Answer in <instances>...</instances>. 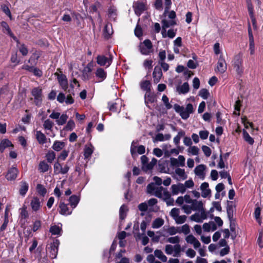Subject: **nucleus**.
I'll list each match as a JSON object with an SVG mask.
<instances>
[{"label": "nucleus", "instance_id": "nucleus-20", "mask_svg": "<svg viewBox=\"0 0 263 263\" xmlns=\"http://www.w3.org/2000/svg\"><path fill=\"white\" fill-rule=\"evenodd\" d=\"M35 137L37 142L40 144H44L47 142V138L46 136L40 130L36 132Z\"/></svg>", "mask_w": 263, "mask_h": 263}, {"label": "nucleus", "instance_id": "nucleus-10", "mask_svg": "<svg viewBox=\"0 0 263 263\" xmlns=\"http://www.w3.org/2000/svg\"><path fill=\"white\" fill-rule=\"evenodd\" d=\"M183 185V183H179L176 184H173L171 186L172 194L176 195L179 193L183 194L185 192V189Z\"/></svg>", "mask_w": 263, "mask_h": 263}, {"label": "nucleus", "instance_id": "nucleus-26", "mask_svg": "<svg viewBox=\"0 0 263 263\" xmlns=\"http://www.w3.org/2000/svg\"><path fill=\"white\" fill-rule=\"evenodd\" d=\"M29 189L28 184L26 181H21L20 182V189L19 193L22 196H24L27 192Z\"/></svg>", "mask_w": 263, "mask_h": 263}, {"label": "nucleus", "instance_id": "nucleus-30", "mask_svg": "<svg viewBox=\"0 0 263 263\" xmlns=\"http://www.w3.org/2000/svg\"><path fill=\"white\" fill-rule=\"evenodd\" d=\"M65 146V144L64 142L55 141H54L52 147L54 151L59 152L62 150Z\"/></svg>", "mask_w": 263, "mask_h": 263}, {"label": "nucleus", "instance_id": "nucleus-6", "mask_svg": "<svg viewBox=\"0 0 263 263\" xmlns=\"http://www.w3.org/2000/svg\"><path fill=\"white\" fill-rule=\"evenodd\" d=\"M208 218V213L205 210H202L195 213L190 217L191 220L201 223Z\"/></svg>", "mask_w": 263, "mask_h": 263}, {"label": "nucleus", "instance_id": "nucleus-14", "mask_svg": "<svg viewBox=\"0 0 263 263\" xmlns=\"http://www.w3.org/2000/svg\"><path fill=\"white\" fill-rule=\"evenodd\" d=\"M57 79L62 88L66 90L68 88V81L66 76L63 74H57Z\"/></svg>", "mask_w": 263, "mask_h": 263}, {"label": "nucleus", "instance_id": "nucleus-23", "mask_svg": "<svg viewBox=\"0 0 263 263\" xmlns=\"http://www.w3.org/2000/svg\"><path fill=\"white\" fill-rule=\"evenodd\" d=\"M134 8L135 13L138 15H140L145 9V6L144 3L142 2H137L135 4Z\"/></svg>", "mask_w": 263, "mask_h": 263}, {"label": "nucleus", "instance_id": "nucleus-18", "mask_svg": "<svg viewBox=\"0 0 263 263\" xmlns=\"http://www.w3.org/2000/svg\"><path fill=\"white\" fill-rule=\"evenodd\" d=\"M162 30H161V34L162 35V37H165V29L166 28L170 27V26H172L176 24V22L174 20H163L162 21Z\"/></svg>", "mask_w": 263, "mask_h": 263}, {"label": "nucleus", "instance_id": "nucleus-13", "mask_svg": "<svg viewBox=\"0 0 263 263\" xmlns=\"http://www.w3.org/2000/svg\"><path fill=\"white\" fill-rule=\"evenodd\" d=\"M59 213L63 215H69L72 212L73 209H70L68 206V204H65L63 202H60L59 204Z\"/></svg>", "mask_w": 263, "mask_h": 263}, {"label": "nucleus", "instance_id": "nucleus-38", "mask_svg": "<svg viewBox=\"0 0 263 263\" xmlns=\"http://www.w3.org/2000/svg\"><path fill=\"white\" fill-rule=\"evenodd\" d=\"M185 135V132L180 130L178 132L177 135L174 138V142L176 145H178L180 143V139L182 137H183Z\"/></svg>", "mask_w": 263, "mask_h": 263}, {"label": "nucleus", "instance_id": "nucleus-46", "mask_svg": "<svg viewBox=\"0 0 263 263\" xmlns=\"http://www.w3.org/2000/svg\"><path fill=\"white\" fill-rule=\"evenodd\" d=\"M180 237L178 236L171 237L166 239V241L167 242L175 245H179V243L180 242Z\"/></svg>", "mask_w": 263, "mask_h": 263}, {"label": "nucleus", "instance_id": "nucleus-36", "mask_svg": "<svg viewBox=\"0 0 263 263\" xmlns=\"http://www.w3.org/2000/svg\"><path fill=\"white\" fill-rule=\"evenodd\" d=\"M164 221L161 218H156L152 223V227L154 229H158L164 224Z\"/></svg>", "mask_w": 263, "mask_h": 263}, {"label": "nucleus", "instance_id": "nucleus-58", "mask_svg": "<svg viewBox=\"0 0 263 263\" xmlns=\"http://www.w3.org/2000/svg\"><path fill=\"white\" fill-rule=\"evenodd\" d=\"M179 213H180L179 209L174 208L171 210V211L170 212V215L174 219L175 218H176L177 216H178L179 215Z\"/></svg>", "mask_w": 263, "mask_h": 263}, {"label": "nucleus", "instance_id": "nucleus-35", "mask_svg": "<svg viewBox=\"0 0 263 263\" xmlns=\"http://www.w3.org/2000/svg\"><path fill=\"white\" fill-rule=\"evenodd\" d=\"M69 201L72 209H74L79 203V199L76 195H72L69 199Z\"/></svg>", "mask_w": 263, "mask_h": 263}, {"label": "nucleus", "instance_id": "nucleus-41", "mask_svg": "<svg viewBox=\"0 0 263 263\" xmlns=\"http://www.w3.org/2000/svg\"><path fill=\"white\" fill-rule=\"evenodd\" d=\"M243 136L245 140L249 144L252 145L254 143V139L245 130H243Z\"/></svg>", "mask_w": 263, "mask_h": 263}, {"label": "nucleus", "instance_id": "nucleus-12", "mask_svg": "<svg viewBox=\"0 0 263 263\" xmlns=\"http://www.w3.org/2000/svg\"><path fill=\"white\" fill-rule=\"evenodd\" d=\"M18 173V170L15 167H12L8 170L6 175V178L8 180H14L16 178Z\"/></svg>", "mask_w": 263, "mask_h": 263}, {"label": "nucleus", "instance_id": "nucleus-37", "mask_svg": "<svg viewBox=\"0 0 263 263\" xmlns=\"http://www.w3.org/2000/svg\"><path fill=\"white\" fill-rule=\"evenodd\" d=\"M53 125V122L49 119L46 120L43 125L45 130H49L50 131H52Z\"/></svg>", "mask_w": 263, "mask_h": 263}, {"label": "nucleus", "instance_id": "nucleus-39", "mask_svg": "<svg viewBox=\"0 0 263 263\" xmlns=\"http://www.w3.org/2000/svg\"><path fill=\"white\" fill-rule=\"evenodd\" d=\"M180 228L175 227H168L165 229V231L167 234L170 235H174L178 233L179 232V229Z\"/></svg>", "mask_w": 263, "mask_h": 263}, {"label": "nucleus", "instance_id": "nucleus-29", "mask_svg": "<svg viewBox=\"0 0 263 263\" xmlns=\"http://www.w3.org/2000/svg\"><path fill=\"white\" fill-rule=\"evenodd\" d=\"M141 88L146 91V92L151 91V84L149 81L144 80L141 82L140 83Z\"/></svg>", "mask_w": 263, "mask_h": 263}, {"label": "nucleus", "instance_id": "nucleus-52", "mask_svg": "<svg viewBox=\"0 0 263 263\" xmlns=\"http://www.w3.org/2000/svg\"><path fill=\"white\" fill-rule=\"evenodd\" d=\"M146 220H144L141 223V225H140V228H141V230L143 231V232H145L146 229V227H147V224L149 223V222H150V220H151V217H149L148 218L146 217Z\"/></svg>", "mask_w": 263, "mask_h": 263}, {"label": "nucleus", "instance_id": "nucleus-42", "mask_svg": "<svg viewBox=\"0 0 263 263\" xmlns=\"http://www.w3.org/2000/svg\"><path fill=\"white\" fill-rule=\"evenodd\" d=\"M36 191L37 193L42 196H44L46 194L47 190L43 185L38 184L36 186Z\"/></svg>", "mask_w": 263, "mask_h": 263}, {"label": "nucleus", "instance_id": "nucleus-50", "mask_svg": "<svg viewBox=\"0 0 263 263\" xmlns=\"http://www.w3.org/2000/svg\"><path fill=\"white\" fill-rule=\"evenodd\" d=\"M228 216L230 220H232L233 217L234 210L232 205H228L227 208Z\"/></svg>", "mask_w": 263, "mask_h": 263}, {"label": "nucleus", "instance_id": "nucleus-19", "mask_svg": "<svg viewBox=\"0 0 263 263\" xmlns=\"http://www.w3.org/2000/svg\"><path fill=\"white\" fill-rule=\"evenodd\" d=\"M30 206L32 210L36 212L41 207V203L40 199L37 197H33L30 202Z\"/></svg>", "mask_w": 263, "mask_h": 263}, {"label": "nucleus", "instance_id": "nucleus-28", "mask_svg": "<svg viewBox=\"0 0 263 263\" xmlns=\"http://www.w3.org/2000/svg\"><path fill=\"white\" fill-rule=\"evenodd\" d=\"M113 31L111 28V25L110 24H107L103 30V35L105 38L108 39L110 37Z\"/></svg>", "mask_w": 263, "mask_h": 263}, {"label": "nucleus", "instance_id": "nucleus-24", "mask_svg": "<svg viewBox=\"0 0 263 263\" xmlns=\"http://www.w3.org/2000/svg\"><path fill=\"white\" fill-rule=\"evenodd\" d=\"M96 76L99 79V82L104 81L106 78V72L102 68H99L96 71Z\"/></svg>", "mask_w": 263, "mask_h": 263}, {"label": "nucleus", "instance_id": "nucleus-63", "mask_svg": "<svg viewBox=\"0 0 263 263\" xmlns=\"http://www.w3.org/2000/svg\"><path fill=\"white\" fill-rule=\"evenodd\" d=\"M138 209L141 212H146L148 209V204L146 202H142L139 204Z\"/></svg>", "mask_w": 263, "mask_h": 263}, {"label": "nucleus", "instance_id": "nucleus-40", "mask_svg": "<svg viewBox=\"0 0 263 263\" xmlns=\"http://www.w3.org/2000/svg\"><path fill=\"white\" fill-rule=\"evenodd\" d=\"M68 116L66 114H62L61 116H60L58 120H56V122L58 125H62L64 124L67 119H68Z\"/></svg>", "mask_w": 263, "mask_h": 263}, {"label": "nucleus", "instance_id": "nucleus-51", "mask_svg": "<svg viewBox=\"0 0 263 263\" xmlns=\"http://www.w3.org/2000/svg\"><path fill=\"white\" fill-rule=\"evenodd\" d=\"M55 158V154L54 152H48L46 155V159L48 162L51 163Z\"/></svg>", "mask_w": 263, "mask_h": 263}, {"label": "nucleus", "instance_id": "nucleus-32", "mask_svg": "<svg viewBox=\"0 0 263 263\" xmlns=\"http://www.w3.org/2000/svg\"><path fill=\"white\" fill-rule=\"evenodd\" d=\"M12 146V144L11 141L8 139H4L1 141L0 144V151L3 152L6 147Z\"/></svg>", "mask_w": 263, "mask_h": 263}, {"label": "nucleus", "instance_id": "nucleus-62", "mask_svg": "<svg viewBox=\"0 0 263 263\" xmlns=\"http://www.w3.org/2000/svg\"><path fill=\"white\" fill-rule=\"evenodd\" d=\"M54 172L56 174L60 173V170L62 168V165L59 162H56L53 166Z\"/></svg>", "mask_w": 263, "mask_h": 263}, {"label": "nucleus", "instance_id": "nucleus-11", "mask_svg": "<svg viewBox=\"0 0 263 263\" xmlns=\"http://www.w3.org/2000/svg\"><path fill=\"white\" fill-rule=\"evenodd\" d=\"M185 241L187 243L192 245L195 249L199 248L201 246V243L199 240L192 234L187 235L185 237Z\"/></svg>", "mask_w": 263, "mask_h": 263}, {"label": "nucleus", "instance_id": "nucleus-55", "mask_svg": "<svg viewBox=\"0 0 263 263\" xmlns=\"http://www.w3.org/2000/svg\"><path fill=\"white\" fill-rule=\"evenodd\" d=\"M186 219V216L185 215H179L176 218L174 219L175 222L177 224L183 223Z\"/></svg>", "mask_w": 263, "mask_h": 263}, {"label": "nucleus", "instance_id": "nucleus-48", "mask_svg": "<svg viewBox=\"0 0 263 263\" xmlns=\"http://www.w3.org/2000/svg\"><path fill=\"white\" fill-rule=\"evenodd\" d=\"M176 34V30L173 29H169L167 32H166V29H165V36L163 37V38H165L167 36L170 39L174 38Z\"/></svg>", "mask_w": 263, "mask_h": 263}, {"label": "nucleus", "instance_id": "nucleus-1", "mask_svg": "<svg viewBox=\"0 0 263 263\" xmlns=\"http://www.w3.org/2000/svg\"><path fill=\"white\" fill-rule=\"evenodd\" d=\"M174 109L176 112L179 114L182 119L184 120L188 119L190 115L193 113L194 111L193 106L191 103H188L185 107L175 104L174 105Z\"/></svg>", "mask_w": 263, "mask_h": 263}, {"label": "nucleus", "instance_id": "nucleus-59", "mask_svg": "<svg viewBox=\"0 0 263 263\" xmlns=\"http://www.w3.org/2000/svg\"><path fill=\"white\" fill-rule=\"evenodd\" d=\"M20 210L21 218L26 219L28 216V213L27 211V207L24 205Z\"/></svg>", "mask_w": 263, "mask_h": 263}, {"label": "nucleus", "instance_id": "nucleus-21", "mask_svg": "<svg viewBox=\"0 0 263 263\" xmlns=\"http://www.w3.org/2000/svg\"><path fill=\"white\" fill-rule=\"evenodd\" d=\"M144 99L146 105L150 108L149 104L154 103L156 100V98L153 95L151 94L150 91L145 93Z\"/></svg>", "mask_w": 263, "mask_h": 263}, {"label": "nucleus", "instance_id": "nucleus-33", "mask_svg": "<svg viewBox=\"0 0 263 263\" xmlns=\"http://www.w3.org/2000/svg\"><path fill=\"white\" fill-rule=\"evenodd\" d=\"M156 257L160 259L163 262L167 261V257L163 254L162 251L160 250H156L154 252Z\"/></svg>", "mask_w": 263, "mask_h": 263}, {"label": "nucleus", "instance_id": "nucleus-7", "mask_svg": "<svg viewBox=\"0 0 263 263\" xmlns=\"http://www.w3.org/2000/svg\"><path fill=\"white\" fill-rule=\"evenodd\" d=\"M233 66L237 73L239 75H241L243 71V68L242 66V60L240 55H237L235 57Z\"/></svg>", "mask_w": 263, "mask_h": 263}, {"label": "nucleus", "instance_id": "nucleus-15", "mask_svg": "<svg viewBox=\"0 0 263 263\" xmlns=\"http://www.w3.org/2000/svg\"><path fill=\"white\" fill-rule=\"evenodd\" d=\"M205 168L206 166L205 165L200 164L195 167L194 172L196 175L198 176L200 179L203 180L205 176L204 172Z\"/></svg>", "mask_w": 263, "mask_h": 263}, {"label": "nucleus", "instance_id": "nucleus-43", "mask_svg": "<svg viewBox=\"0 0 263 263\" xmlns=\"http://www.w3.org/2000/svg\"><path fill=\"white\" fill-rule=\"evenodd\" d=\"M199 151V148L196 146H190L187 149V152L192 155H198Z\"/></svg>", "mask_w": 263, "mask_h": 263}, {"label": "nucleus", "instance_id": "nucleus-54", "mask_svg": "<svg viewBox=\"0 0 263 263\" xmlns=\"http://www.w3.org/2000/svg\"><path fill=\"white\" fill-rule=\"evenodd\" d=\"M199 95L203 99H206L209 97L210 93L206 89H201L199 91Z\"/></svg>", "mask_w": 263, "mask_h": 263}, {"label": "nucleus", "instance_id": "nucleus-56", "mask_svg": "<svg viewBox=\"0 0 263 263\" xmlns=\"http://www.w3.org/2000/svg\"><path fill=\"white\" fill-rule=\"evenodd\" d=\"M127 210L126 206L125 205H122L120 209V218L121 219H124L126 217V211Z\"/></svg>", "mask_w": 263, "mask_h": 263}, {"label": "nucleus", "instance_id": "nucleus-16", "mask_svg": "<svg viewBox=\"0 0 263 263\" xmlns=\"http://www.w3.org/2000/svg\"><path fill=\"white\" fill-rule=\"evenodd\" d=\"M162 76V72L161 67H158V66L155 67L154 71L153 72V77L154 79V82L156 84L159 82Z\"/></svg>", "mask_w": 263, "mask_h": 263}, {"label": "nucleus", "instance_id": "nucleus-60", "mask_svg": "<svg viewBox=\"0 0 263 263\" xmlns=\"http://www.w3.org/2000/svg\"><path fill=\"white\" fill-rule=\"evenodd\" d=\"M183 185H184V187L186 190V189L192 188L194 185V183L192 179H189V180L186 181L184 182V183L183 184Z\"/></svg>", "mask_w": 263, "mask_h": 263}, {"label": "nucleus", "instance_id": "nucleus-34", "mask_svg": "<svg viewBox=\"0 0 263 263\" xmlns=\"http://www.w3.org/2000/svg\"><path fill=\"white\" fill-rule=\"evenodd\" d=\"M50 166L44 161L40 162L39 165V170L41 173H45L48 171Z\"/></svg>", "mask_w": 263, "mask_h": 263}, {"label": "nucleus", "instance_id": "nucleus-9", "mask_svg": "<svg viewBox=\"0 0 263 263\" xmlns=\"http://www.w3.org/2000/svg\"><path fill=\"white\" fill-rule=\"evenodd\" d=\"M227 69V64L224 58L222 55H220L217 64L216 71L220 73H223Z\"/></svg>", "mask_w": 263, "mask_h": 263}, {"label": "nucleus", "instance_id": "nucleus-64", "mask_svg": "<svg viewBox=\"0 0 263 263\" xmlns=\"http://www.w3.org/2000/svg\"><path fill=\"white\" fill-rule=\"evenodd\" d=\"M202 150L206 157H210L211 155V150L209 147L203 145L202 146Z\"/></svg>", "mask_w": 263, "mask_h": 263}, {"label": "nucleus", "instance_id": "nucleus-2", "mask_svg": "<svg viewBox=\"0 0 263 263\" xmlns=\"http://www.w3.org/2000/svg\"><path fill=\"white\" fill-rule=\"evenodd\" d=\"M59 245V240L55 239L52 242H51L47 245L46 248V253L50 258L52 259L56 258L58 254Z\"/></svg>", "mask_w": 263, "mask_h": 263}, {"label": "nucleus", "instance_id": "nucleus-27", "mask_svg": "<svg viewBox=\"0 0 263 263\" xmlns=\"http://www.w3.org/2000/svg\"><path fill=\"white\" fill-rule=\"evenodd\" d=\"M94 147L91 144L86 145L84 148V156L85 159L89 158L93 152Z\"/></svg>", "mask_w": 263, "mask_h": 263}, {"label": "nucleus", "instance_id": "nucleus-8", "mask_svg": "<svg viewBox=\"0 0 263 263\" xmlns=\"http://www.w3.org/2000/svg\"><path fill=\"white\" fill-rule=\"evenodd\" d=\"M97 62L101 66L108 67L112 63V57L110 55L109 58L104 55H99L97 57Z\"/></svg>", "mask_w": 263, "mask_h": 263}, {"label": "nucleus", "instance_id": "nucleus-3", "mask_svg": "<svg viewBox=\"0 0 263 263\" xmlns=\"http://www.w3.org/2000/svg\"><path fill=\"white\" fill-rule=\"evenodd\" d=\"M33 97L34 103L37 106H41L43 101L42 90L39 87H35L31 90Z\"/></svg>", "mask_w": 263, "mask_h": 263}, {"label": "nucleus", "instance_id": "nucleus-47", "mask_svg": "<svg viewBox=\"0 0 263 263\" xmlns=\"http://www.w3.org/2000/svg\"><path fill=\"white\" fill-rule=\"evenodd\" d=\"M17 46L20 52L23 56H26L28 54V50L24 44H21L20 46L18 45H17Z\"/></svg>", "mask_w": 263, "mask_h": 263}, {"label": "nucleus", "instance_id": "nucleus-17", "mask_svg": "<svg viewBox=\"0 0 263 263\" xmlns=\"http://www.w3.org/2000/svg\"><path fill=\"white\" fill-rule=\"evenodd\" d=\"M200 190L201 191V196L203 198H206L211 196V191L209 188V183L207 182H203L200 185Z\"/></svg>", "mask_w": 263, "mask_h": 263}, {"label": "nucleus", "instance_id": "nucleus-45", "mask_svg": "<svg viewBox=\"0 0 263 263\" xmlns=\"http://www.w3.org/2000/svg\"><path fill=\"white\" fill-rule=\"evenodd\" d=\"M165 189L162 186H157L153 194L158 198H161L162 197V193Z\"/></svg>", "mask_w": 263, "mask_h": 263}, {"label": "nucleus", "instance_id": "nucleus-61", "mask_svg": "<svg viewBox=\"0 0 263 263\" xmlns=\"http://www.w3.org/2000/svg\"><path fill=\"white\" fill-rule=\"evenodd\" d=\"M10 61L12 63H15V66L20 63V60L17 58V53L15 52L12 54Z\"/></svg>", "mask_w": 263, "mask_h": 263}, {"label": "nucleus", "instance_id": "nucleus-53", "mask_svg": "<svg viewBox=\"0 0 263 263\" xmlns=\"http://www.w3.org/2000/svg\"><path fill=\"white\" fill-rule=\"evenodd\" d=\"M162 100L163 102V103L165 106V107L167 109H170L172 107V105L169 103V102H168L169 99L166 95H164L162 96Z\"/></svg>", "mask_w": 263, "mask_h": 263}, {"label": "nucleus", "instance_id": "nucleus-22", "mask_svg": "<svg viewBox=\"0 0 263 263\" xmlns=\"http://www.w3.org/2000/svg\"><path fill=\"white\" fill-rule=\"evenodd\" d=\"M191 206L193 211H202L205 210L203 207V203L201 201H198L196 199L193 200Z\"/></svg>", "mask_w": 263, "mask_h": 263}, {"label": "nucleus", "instance_id": "nucleus-57", "mask_svg": "<svg viewBox=\"0 0 263 263\" xmlns=\"http://www.w3.org/2000/svg\"><path fill=\"white\" fill-rule=\"evenodd\" d=\"M75 127V123L72 120L68 121L64 129L66 130H72Z\"/></svg>", "mask_w": 263, "mask_h": 263}, {"label": "nucleus", "instance_id": "nucleus-5", "mask_svg": "<svg viewBox=\"0 0 263 263\" xmlns=\"http://www.w3.org/2000/svg\"><path fill=\"white\" fill-rule=\"evenodd\" d=\"M152 43L149 40H145L139 46L140 52L144 55H148L152 52Z\"/></svg>", "mask_w": 263, "mask_h": 263}, {"label": "nucleus", "instance_id": "nucleus-49", "mask_svg": "<svg viewBox=\"0 0 263 263\" xmlns=\"http://www.w3.org/2000/svg\"><path fill=\"white\" fill-rule=\"evenodd\" d=\"M61 231V228L59 226L55 225L51 226L50 229V232L52 235H59L60 234Z\"/></svg>", "mask_w": 263, "mask_h": 263}, {"label": "nucleus", "instance_id": "nucleus-31", "mask_svg": "<svg viewBox=\"0 0 263 263\" xmlns=\"http://www.w3.org/2000/svg\"><path fill=\"white\" fill-rule=\"evenodd\" d=\"M179 93H186L189 91V85L187 82L184 83L181 86L177 88Z\"/></svg>", "mask_w": 263, "mask_h": 263}, {"label": "nucleus", "instance_id": "nucleus-4", "mask_svg": "<svg viewBox=\"0 0 263 263\" xmlns=\"http://www.w3.org/2000/svg\"><path fill=\"white\" fill-rule=\"evenodd\" d=\"M180 251L181 246L180 245H175L174 246L171 245H167L165 246V252L167 255H171L174 253L173 256L179 257L180 256Z\"/></svg>", "mask_w": 263, "mask_h": 263}, {"label": "nucleus", "instance_id": "nucleus-25", "mask_svg": "<svg viewBox=\"0 0 263 263\" xmlns=\"http://www.w3.org/2000/svg\"><path fill=\"white\" fill-rule=\"evenodd\" d=\"M175 174L178 175V178H177L179 180H184L187 177L184 169L180 168H177L175 171Z\"/></svg>", "mask_w": 263, "mask_h": 263}, {"label": "nucleus", "instance_id": "nucleus-44", "mask_svg": "<svg viewBox=\"0 0 263 263\" xmlns=\"http://www.w3.org/2000/svg\"><path fill=\"white\" fill-rule=\"evenodd\" d=\"M179 233H182L184 235H187L190 233V227L188 224H185L183 225L180 229H179Z\"/></svg>", "mask_w": 263, "mask_h": 263}]
</instances>
